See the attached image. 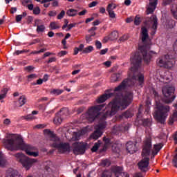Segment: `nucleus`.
<instances>
[{"label": "nucleus", "mask_w": 177, "mask_h": 177, "mask_svg": "<svg viewBox=\"0 0 177 177\" xmlns=\"http://www.w3.org/2000/svg\"><path fill=\"white\" fill-rule=\"evenodd\" d=\"M111 172L115 174V177H129V174L127 172H122V167L113 166L111 168Z\"/></svg>", "instance_id": "4468645a"}, {"label": "nucleus", "mask_w": 177, "mask_h": 177, "mask_svg": "<svg viewBox=\"0 0 177 177\" xmlns=\"http://www.w3.org/2000/svg\"><path fill=\"white\" fill-rule=\"evenodd\" d=\"M162 95L165 98L162 99V102L166 104L172 103L176 96H175V87L171 85L164 86L162 88Z\"/></svg>", "instance_id": "6e6552de"}, {"label": "nucleus", "mask_w": 177, "mask_h": 177, "mask_svg": "<svg viewBox=\"0 0 177 177\" xmlns=\"http://www.w3.org/2000/svg\"><path fill=\"white\" fill-rule=\"evenodd\" d=\"M158 2V0H149V3L146 11L147 15H150L154 12V10H156V8L157 7Z\"/></svg>", "instance_id": "dca6fc26"}, {"label": "nucleus", "mask_w": 177, "mask_h": 177, "mask_svg": "<svg viewBox=\"0 0 177 177\" xmlns=\"http://www.w3.org/2000/svg\"><path fill=\"white\" fill-rule=\"evenodd\" d=\"M50 30H59V28H60V26L55 21L51 22L50 24Z\"/></svg>", "instance_id": "473e14b6"}, {"label": "nucleus", "mask_w": 177, "mask_h": 177, "mask_svg": "<svg viewBox=\"0 0 177 177\" xmlns=\"http://www.w3.org/2000/svg\"><path fill=\"white\" fill-rule=\"evenodd\" d=\"M121 80V73H113L111 76L112 82H118Z\"/></svg>", "instance_id": "5701e85b"}, {"label": "nucleus", "mask_w": 177, "mask_h": 177, "mask_svg": "<svg viewBox=\"0 0 177 177\" xmlns=\"http://www.w3.org/2000/svg\"><path fill=\"white\" fill-rule=\"evenodd\" d=\"M149 21H151L152 23V31L151 32V35H154L156 34V32L157 31V28L158 27V19H157V16L152 15L150 18L147 17L146 18V23H149Z\"/></svg>", "instance_id": "ddd939ff"}, {"label": "nucleus", "mask_w": 177, "mask_h": 177, "mask_svg": "<svg viewBox=\"0 0 177 177\" xmlns=\"http://www.w3.org/2000/svg\"><path fill=\"white\" fill-rule=\"evenodd\" d=\"M161 149H162V144H156L153 145V149H152L151 151V158H154V157H156V156H157V154H158V152L160 151V150H161Z\"/></svg>", "instance_id": "aec40b11"}, {"label": "nucleus", "mask_w": 177, "mask_h": 177, "mask_svg": "<svg viewBox=\"0 0 177 177\" xmlns=\"http://www.w3.org/2000/svg\"><path fill=\"white\" fill-rule=\"evenodd\" d=\"M15 138H16L15 134H7L6 138L2 140V143L7 150L10 151L23 150L28 156L31 157H38L39 156L38 152H35L37 151L35 147L25 144L23 139L19 137L15 140Z\"/></svg>", "instance_id": "7ed1b4c3"}, {"label": "nucleus", "mask_w": 177, "mask_h": 177, "mask_svg": "<svg viewBox=\"0 0 177 177\" xmlns=\"http://www.w3.org/2000/svg\"><path fill=\"white\" fill-rule=\"evenodd\" d=\"M96 30H97V27H92L90 30H88V32H90V35L91 37H95V35H96Z\"/></svg>", "instance_id": "ea45409f"}, {"label": "nucleus", "mask_w": 177, "mask_h": 177, "mask_svg": "<svg viewBox=\"0 0 177 177\" xmlns=\"http://www.w3.org/2000/svg\"><path fill=\"white\" fill-rule=\"evenodd\" d=\"M126 150L130 154H133L138 151V147H136V142L133 143L132 141H129L126 144Z\"/></svg>", "instance_id": "2eb2a0df"}, {"label": "nucleus", "mask_w": 177, "mask_h": 177, "mask_svg": "<svg viewBox=\"0 0 177 177\" xmlns=\"http://www.w3.org/2000/svg\"><path fill=\"white\" fill-rule=\"evenodd\" d=\"M45 124H37L35 127V128H37V129H42L45 128Z\"/></svg>", "instance_id": "69168bd1"}, {"label": "nucleus", "mask_w": 177, "mask_h": 177, "mask_svg": "<svg viewBox=\"0 0 177 177\" xmlns=\"http://www.w3.org/2000/svg\"><path fill=\"white\" fill-rule=\"evenodd\" d=\"M21 19H23V17L19 15L16 16V21L17 23H19V21H21Z\"/></svg>", "instance_id": "680f3d73"}, {"label": "nucleus", "mask_w": 177, "mask_h": 177, "mask_svg": "<svg viewBox=\"0 0 177 177\" xmlns=\"http://www.w3.org/2000/svg\"><path fill=\"white\" fill-rule=\"evenodd\" d=\"M103 140L105 142V144L104 145V150H106L107 147L109 146V145H110V138H107L106 137H104Z\"/></svg>", "instance_id": "e433bc0d"}, {"label": "nucleus", "mask_w": 177, "mask_h": 177, "mask_svg": "<svg viewBox=\"0 0 177 177\" xmlns=\"http://www.w3.org/2000/svg\"><path fill=\"white\" fill-rule=\"evenodd\" d=\"M55 62H56V57H53L49 58V59L47 61V63H48V64H49V63H53Z\"/></svg>", "instance_id": "4d7b16f0"}, {"label": "nucleus", "mask_w": 177, "mask_h": 177, "mask_svg": "<svg viewBox=\"0 0 177 177\" xmlns=\"http://www.w3.org/2000/svg\"><path fill=\"white\" fill-rule=\"evenodd\" d=\"M109 41H110V36L108 35V36L104 37V39H102V43L107 44V42H109Z\"/></svg>", "instance_id": "6e6d98bb"}, {"label": "nucleus", "mask_w": 177, "mask_h": 177, "mask_svg": "<svg viewBox=\"0 0 177 177\" xmlns=\"http://www.w3.org/2000/svg\"><path fill=\"white\" fill-rule=\"evenodd\" d=\"M115 8H117V6H115L114 3H109L106 8V11L108 12L111 19H115V13H114L113 11Z\"/></svg>", "instance_id": "a211bd4d"}, {"label": "nucleus", "mask_w": 177, "mask_h": 177, "mask_svg": "<svg viewBox=\"0 0 177 177\" xmlns=\"http://www.w3.org/2000/svg\"><path fill=\"white\" fill-rule=\"evenodd\" d=\"M5 164H6V159L2 152H0V167H5Z\"/></svg>", "instance_id": "c756f323"}, {"label": "nucleus", "mask_w": 177, "mask_h": 177, "mask_svg": "<svg viewBox=\"0 0 177 177\" xmlns=\"http://www.w3.org/2000/svg\"><path fill=\"white\" fill-rule=\"evenodd\" d=\"M51 147L57 149L59 154H65V153H70L71 147L68 142H60V138L58 137V140H55L50 144Z\"/></svg>", "instance_id": "9b49d317"}, {"label": "nucleus", "mask_w": 177, "mask_h": 177, "mask_svg": "<svg viewBox=\"0 0 177 177\" xmlns=\"http://www.w3.org/2000/svg\"><path fill=\"white\" fill-rule=\"evenodd\" d=\"M104 107V104L90 106L85 113V117L89 122H93L95 120L100 117V111Z\"/></svg>", "instance_id": "0eeeda50"}, {"label": "nucleus", "mask_w": 177, "mask_h": 177, "mask_svg": "<svg viewBox=\"0 0 177 177\" xmlns=\"http://www.w3.org/2000/svg\"><path fill=\"white\" fill-rule=\"evenodd\" d=\"M100 145H102V141L98 140L94 144L93 147L91 148V151L93 153H95V151H97V150H99V148L100 147Z\"/></svg>", "instance_id": "c85d7f7f"}, {"label": "nucleus", "mask_w": 177, "mask_h": 177, "mask_svg": "<svg viewBox=\"0 0 177 177\" xmlns=\"http://www.w3.org/2000/svg\"><path fill=\"white\" fill-rule=\"evenodd\" d=\"M52 55H56V54H55L53 53H50V52H46L44 54V57H48V56H50Z\"/></svg>", "instance_id": "0e129e2a"}, {"label": "nucleus", "mask_w": 177, "mask_h": 177, "mask_svg": "<svg viewBox=\"0 0 177 177\" xmlns=\"http://www.w3.org/2000/svg\"><path fill=\"white\" fill-rule=\"evenodd\" d=\"M103 135V131L95 129V131L90 136V139L97 140Z\"/></svg>", "instance_id": "412c9836"}, {"label": "nucleus", "mask_w": 177, "mask_h": 177, "mask_svg": "<svg viewBox=\"0 0 177 177\" xmlns=\"http://www.w3.org/2000/svg\"><path fill=\"white\" fill-rule=\"evenodd\" d=\"M96 5H97V2L93 1L88 4V8H93V7L96 6Z\"/></svg>", "instance_id": "bf43d9fd"}, {"label": "nucleus", "mask_w": 177, "mask_h": 177, "mask_svg": "<svg viewBox=\"0 0 177 177\" xmlns=\"http://www.w3.org/2000/svg\"><path fill=\"white\" fill-rule=\"evenodd\" d=\"M109 36L110 41H115V39H118V32L117 30H114Z\"/></svg>", "instance_id": "bb28decb"}, {"label": "nucleus", "mask_w": 177, "mask_h": 177, "mask_svg": "<svg viewBox=\"0 0 177 177\" xmlns=\"http://www.w3.org/2000/svg\"><path fill=\"white\" fill-rule=\"evenodd\" d=\"M122 117H124V118H131V117H133V113L131 111L127 110L122 113Z\"/></svg>", "instance_id": "7c9ffc66"}, {"label": "nucleus", "mask_w": 177, "mask_h": 177, "mask_svg": "<svg viewBox=\"0 0 177 177\" xmlns=\"http://www.w3.org/2000/svg\"><path fill=\"white\" fill-rule=\"evenodd\" d=\"M157 110L155 111L153 117L160 122V124H165V120L168 118V113L171 111V107L169 105L158 104L156 105Z\"/></svg>", "instance_id": "423d86ee"}, {"label": "nucleus", "mask_w": 177, "mask_h": 177, "mask_svg": "<svg viewBox=\"0 0 177 177\" xmlns=\"http://www.w3.org/2000/svg\"><path fill=\"white\" fill-rule=\"evenodd\" d=\"M42 80L44 82H46V81L49 80V76L48 75V74H45Z\"/></svg>", "instance_id": "774afa93"}, {"label": "nucleus", "mask_w": 177, "mask_h": 177, "mask_svg": "<svg viewBox=\"0 0 177 177\" xmlns=\"http://www.w3.org/2000/svg\"><path fill=\"white\" fill-rule=\"evenodd\" d=\"M24 120H26V121H30V120H32V116L31 115H28L24 116Z\"/></svg>", "instance_id": "e2e57ef3"}, {"label": "nucleus", "mask_w": 177, "mask_h": 177, "mask_svg": "<svg viewBox=\"0 0 177 177\" xmlns=\"http://www.w3.org/2000/svg\"><path fill=\"white\" fill-rule=\"evenodd\" d=\"M132 85H135V83L132 82V79H125L119 86L115 88L114 93L103 94L97 99L96 102L97 103H104L107 99H110V97H113V96H114L115 99L111 102L116 100V102H118L119 103H122V100L125 99L126 100H129V104H131L132 103V100H133V92L127 91L125 93L124 95H122V91L127 88V86H131Z\"/></svg>", "instance_id": "f03ea898"}, {"label": "nucleus", "mask_w": 177, "mask_h": 177, "mask_svg": "<svg viewBox=\"0 0 177 177\" xmlns=\"http://www.w3.org/2000/svg\"><path fill=\"white\" fill-rule=\"evenodd\" d=\"M41 13V8L39 7H35L33 8V15H38Z\"/></svg>", "instance_id": "49530a36"}, {"label": "nucleus", "mask_w": 177, "mask_h": 177, "mask_svg": "<svg viewBox=\"0 0 177 177\" xmlns=\"http://www.w3.org/2000/svg\"><path fill=\"white\" fill-rule=\"evenodd\" d=\"M44 133L45 135H48V136H50V140L51 142H53V143L55 140H59V137H57V136H56V134H55V133H53V131H50L49 129H45V130L44 131Z\"/></svg>", "instance_id": "6ab92c4d"}, {"label": "nucleus", "mask_w": 177, "mask_h": 177, "mask_svg": "<svg viewBox=\"0 0 177 177\" xmlns=\"http://www.w3.org/2000/svg\"><path fill=\"white\" fill-rule=\"evenodd\" d=\"M141 41L142 45H138V50L140 53L131 54L130 60L133 66L130 68L129 75V77H131V80L138 81L140 86H143L142 85L145 83V75L142 73H139L136 76L135 73H137L142 64V56L145 63L147 64H149L150 60H151V55L147 53V50H150L151 41L149 40V31L146 27L141 28Z\"/></svg>", "instance_id": "f257e3e1"}, {"label": "nucleus", "mask_w": 177, "mask_h": 177, "mask_svg": "<svg viewBox=\"0 0 177 177\" xmlns=\"http://www.w3.org/2000/svg\"><path fill=\"white\" fill-rule=\"evenodd\" d=\"M48 15L49 17H55V16L57 15V12H56V10H51L48 12Z\"/></svg>", "instance_id": "8fccbe9b"}, {"label": "nucleus", "mask_w": 177, "mask_h": 177, "mask_svg": "<svg viewBox=\"0 0 177 177\" xmlns=\"http://www.w3.org/2000/svg\"><path fill=\"white\" fill-rule=\"evenodd\" d=\"M66 55H67V51L64 50H61L57 53V56H59V57H62V56H66Z\"/></svg>", "instance_id": "3c124183"}, {"label": "nucleus", "mask_w": 177, "mask_h": 177, "mask_svg": "<svg viewBox=\"0 0 177 177\" xmlns=\"http://www.w3.org/2000/svg\"><path fill=\"white\" fill-rule=\"evenodd\" d=\"M128 35H124L122 37H120V41H127L128 39Z\"/></svg>", "instance_id": "338daca9"}, {"label": "nucleus", "mask_w": 177, "mask_h": 177, "mask_svg": "<svg viewBox=\"0 0 177 177\" xmlns=\"http://www.w3.org/2000/svg\"><path fill=\"white\" fill-rule=\"evenodd\" d=\"M176 155L174 156L173 160H172V165L175 168H177V148L176 149Z\"/></svg>", "instance_id": "a19ab883"}, {"label": "nucleus", "mask_w": 177, "mask_h": 177, "mask_svg": "<svg viewBox=\"0 0 177 177\" xmlns=\"http://www.w3.org/2000/svg\"><path fill=\"white\" fill-rule=\"evenodd\" d=\"M171 12L174 19H176V20H177V5L176 4L171 5Z\"/></svg>", "instance_id": "a878e982"}, {"label": "nucleus", "mask_w": 177, "mask_h": 177, "mask_svg": "<svg viewBox=\"0 0 177 177\" xmlns=\"http://www.w3.org/2000/svg\"><path fill=\"white\" fill-rule=\"evenodd\" d=\"M34 66H26L24 68V70H26V71H28V73H30V71H32V70H34Z\"/></svg>", "instance_id": "864d4df0"}, {"label": "nucleus", "mask_w": 177, "mask_h": 177, "mask_svg": "<svg viewBox=\"0 0 177 177\" xmlns=\"http://www.w3.org/2000/svg\"><path fill=\"white\" fill-rule=\"evenodd\" d=\"M15 157L18 162H21L23 167L28 171L32 167V164H35L38 160L34 158H30L23 153H16Z\"/></svg>", "instance_id": "9d476101"}, {"label": "nucleus", "mask_w": 177, "mask_h": 177, "mask_svg": "<svg viewBox=\"0 0 177 177\" xmlns=\"http://www.w3.org/2000/svg\"><path fill=\"white\" fill-rule=\"evenodd\" d=\"M73 151L76 156L85 154L86 151V147H88V143L86 142H74L73 144Z\"/></svg>", "instance_id": "f8f14e48"}, {"label": "nucleus", "mask_w": 177, "mask_h": 177, "mask_svg": "<svg viewBox=\"0 0 177 177\" xmlns=\"http://www.w3.org/2000/svg\"><path fill=\"white\" fill-rule=\"evenodd\" d=\"M93 36H91V35H86L85 36V39H86V44H89V42H91V41H93V38H92Z\"/></svg>", "instance_id": "de8ad7c7"}, {"label": "nucleus", "mask_w": 177, "mask_h": 177, "mask_svg": "<svg viewBox=\"0 0 177 177\" xmlns=\"http://www.w3.org/2000/svg\"><path fill=\"white\" fill-rule=\"evenodd\" d=\"M67 16H69V17H74L78 15V10L70 8L66 11Z\"/></svg>", "instance_id": "393cba45"}, {"label": "nucleus", "mask_w": 177, "mask_h": 177, "mask_svg": "<svg viewBox=\"0 0 177 177\" xmlns=\"http://www.w3.org/2000/svg\"><path fill=\"white\" fill-rule=\"evenodd\" d=\"M35 27H37L36 31L38 32V34L41 32H45V30H46L45 25L44 24H41V20L39 19L35 20Z\"/></svg>", "instance_id": "f3484780"}, {"label": "nucleus", "mask_w": 177, "mask_h": 177, "mask_svg": "<svg viewBox=\"0 0 177 177\" xmlns=\"http://www.w3.org/2000/svg\"><path fill=\"white\" fill-rule=\"evenodd\" d=\"M156 64L163 68H172L175 64V59L169 55H162L156 60Z\"/></svg>", "instance_id": "1a4fd4ad"}, {"label": "nucleus", "mask_w": 177, "mask_h": 177, "mask_svg": "<svg viewBox=\"0 0 177 177\" xmlns=\"http://www.w3.org/2000/svg\"><path fill=\"white\" fill-rule=\"evenodd\" d=\"M91 52H93V46H88L83 50V53L84 54L91 53Z\"/></svg>", "instance_id": "72a5a7b5"}, {"label": "nucleus", "mask_w": 177, "mask_h": 177, "mask_svg": "<svg viewBox=\"0 0 177 177\" xmlns=\"http://www.w3.org/2000/svg\"><path fill=\"white\" fill-rule=\"evenodd\" d=\"M131 101L129 100L123 99L122 102H119L117 100H113L110 102L108 104V107L111 109L110 111H107L105 113L102 115V116L100 119V123L97 125L95 129L97 131H103L107 127V122H106V119L109 117H111V115H115L119 110H125L129 106V103Z\"/></svg>", "instance_id": "20e7f679"}, {"label": "nucleus", "mask_w": 177, "mask_h": 177, "mask_svg": "<svg viewBox=\"0 0 177 177\" xmlns=\"http://www.w3.org/2000/svg\"><path fill=\"white\" fill-rule=\"evenodd\" d=\"M63 92H64V90H61V89H53L51 91V93H53V95H56L57 96H59V95H62V93H63Z\"/></svg>", "instance_id": "c9c22d12"}, {"label": "nucleus", "mask_w": 177, "mask_h": 177, "mask_svg": "<svg viewBox=\"0 0 177 177\" xmlns=\"http://www.w3.org/2000/svg\"><path fill=\"white\" fill-rule=\"evenodd\" d=\"M95 46L97 49H101L102 48V42H100L98 40L95 41Z\"/></svg>", "instance_id": "603ef678"}, {"label": "nucleus", "mask_w": 177, "mask_h": 177, "mask_svg": "<svg viewBox=\"0 0 177 177\" xmlns=\"http://www.w3.org/2000/svg\"><path fill=\"white\" fill-rule=\"evenodd\" d=\"M151 137H146L143 141L142 156L144 157L138 164L139 169L142 172L149 171V164H150V153L151 151Z\"/></svg>", "instance_id": "39448f33"}, {"label": "nucleus", "mask_w": 177, "mask_h": 177, "mask_svg": "<svg viewBox=\"0 0 177 177\" xmlns=\"http://www.w3.org/2000/svg\"><path fill=\"white\" fill-rule=\"evenodd\" d=\"M66 15V12L64 10H62L61 12L57 15V19L58 20H62L64 17Z\"/></svg>", "instance_id": "a18cd8bd"}, {"label": "nucleus", "mask_w": 177, "mask_h": 177, "mask_svg": "<svg viewBox=\"0 0 177 177\" xmlns=\"http://www.w3.org/2000/svg\"><path fill=\"white\" fill-rule=\"evenodd\" d=\"M111 165V162H110V160L107 159L102 160L101 162V165L102 167H110Z\"/></svg>", "instance_id": "4c0bfd02"}, {"label": "nucleus", "mask_w": 177, "mask_h": 177, "mask_svg": "<svg viewBox=\"0 0 177 177\" xmlns=\"http://www.w3.org/2000/svg\"><path fill=\"white\" fill-rule=\"evenodd\" d=\"M28 50H17L14 53V55H16V56H19V55H21L23 53H28Z\"/></svg>", "instance_id": "79ce46f5"}, {"label": "nucleus", "mask_w": 177, "mask_h": 177, "mask_svg": "<svg viewBox=\"0 0 177 177\" xmlns=\"http://www.w3.org/2000/svg\"><path fill=\"white\" fill-rule=\"evenodd\" d=\"M19 102V106L21 107V106H24L26 103H27V98L26 97V95H22L19 98L18 100Z\"/></svg>", "instance_id": "cd10ccee"}, {"label": "nucleus", "mask_w": 177, "mask_h": 177, "mask_svg": "<svg viewBox=\"0 0 177 177\" xmlns=\"http://www.w3.org/2000/svg\"><path fill=\"white\" fill-rule=\"evenodd\" d=\"M80 136H81V133H73V139H74V140H80Z\"/></svg>", "instance_id": "09e8293b"}, {"label": "nucleus", "mask_w": 177, "mask_h": 177, "mask_svg": "<svg viewBox=\"0 0 177 177\" xmlns=\"http://www.w3.org/2000/svg\"><path fill=\"white\" fill-rule=\"evenodd\" d=\"M143 127H150L151 125V120L147 118L142 120Z\"/></svg>", "instance_id": "f704fd0d"}, {"label": "nucleus", "mask_w": 177, "mask_h": 177, "mask_svg": "<svg viewBox=\"0 0 177 177\" xmlns=\"http://www.w3.org/2000/svg\"><path fill=\"white\" fill-rule=\"evenodd\" d=\"M111 171L109 170H105L102 173V177H111Z\"/></svg>", "instance_id": "c03bdc74"}, {"label": "nucleus", "mask_w": 177, "mask_h": 177, "mask_svg": "<svg viewBox=\"0 0 177 177\" xmlns=\"http://www.w3.org/2000/svg\"><path fill=\"white\" fill-rule=\"evenodd\" d=\"M7 177H19V171L10 168L6 171Z\"/></svg>", "instance_id": "4be33fe9"}, {"label": "nucleus", "mask_w": 177, "mask_h": 177, "mask_svg": "<svg viewBox=\"0 0 177 177\" xmlns=\"http://www.w3.org/2000/svg\"><path fill=\"white\" fill-rule=\"evenodd\" d=\"M75 26H77V24H70L66 29V31H70V30L73 28V27H75Z\"/></svg>", "instance_id": "5fc2aeb1"}, {"label": "nucleus", "mask_w": 177, "mask_h": 177, "mask_svg": "<svg viewBox=\"0 0 177 177\" xmlns=\"http://www.w3.org/2000/svg\"><path fill=\"white\" fill-rule=\"evenodd\" d=\"M27 78H28V82H31L32 80H35V78H37V74H35V73L30 74L27 76Z\"/></svg>", "instance_id": "37998d69"}, {"label": "nucleus", "mask_w": 177, "mask_h": 177, "mask_svg": "<svg viewBox=\"0 0 177 177\" xmlns=\"http://www.w3.org/2000/svg\"><path fill=\"white\" fill-rule=\"evenodd\" d=\"M107 52H109V48H105L103 50H101V51L100 52V55H106V53H107Z\"/></svg>", "instance_id": "052dcab7"}, {"label": "nucleus", "mask_w": 177, "mask_h": 177, "mask_svg": "<svg viewBox=\"0 0 177 177\" xmlns=\"http://www.w3.org/2000/svg\"><path fill=\"white\" fill-rule=\"evenodd\" d=\"M133 177H145V176L143 175V173L138 172L134 174Z\"/></svg>", "instance_id": "13d9d810"}, {"label": "nucleus", "mask_w": 177, "mask_h": 177, "mask_svg": "<svg viewBox=\"0 0 177 177\" xmlns=\"http://www.w3.org/2000/svg\"><path fill=\"white\" fill-rule=\"evenodd\" d=\"M176 24V21L172 19L166 20V27L167 28H174Z\"/></svg>", "instance_id": "b1692460"}, {"label": "nucleus", "mask_w": 177, "mask_h": 177, "mask_svg": "<svg viewBox=\"0 0 177 177\" xmlns=\"http://www.w3.org/2000/svg\"><path fill=\"white\" fill-rule=\"evenodd\" d=\"M62 121H63V120L62 119V118H60V116H57V115H56L53 120V122L55 125H60V124H62Z\"/></svg>", "instance_id": "2f4dec72"}, {"label": "nucleus", "mask_w": 177, "mask_h": 177, "mask_svg": "<svg viewBox=\"0 0 177 177\" xmlns=\"http://www.w3.org/2000/svg\"><path fill=\"white\" fill-rule=\"evenodd\" d=\"M142 23V18L139 17V15L136 16L134 19V24L135 26H139Z\"/></svg>", "instance_id": "58836bf2"}]
</instances>
